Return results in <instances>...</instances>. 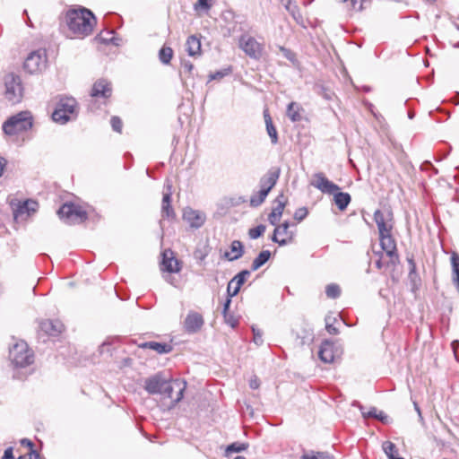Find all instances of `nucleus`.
Instances as JSON below:
<instances>
[{"label":"nucleus","mask_w":459,"mask_h":459,"mask_svg":"<svg viewBox=\"0 0 459 459\" xmlns=\"http://www.w3.org/2000/svg\"><path fill=\"white\" fill-rule=\"evenodd\" d=\"M65 23L71 37L83 39L92 32L96 18L87 8H71L65 12Z\"/></svg>","instance_id":"f257e3e1"},{"label":"nucleus","mask_w":459,"mask_h":459,"mask_svg":"<svg viewBox=\"0 0 459 459\" xmlns=\"http://www.w3.org/2000/svg\"><path fill=\"white\" fill-rule=\"evenodd\" d=\"M314 178L312 185L325 194L333 195L334 204L340 211L348 207L351 201L350 194L340 192L339 186L330 181L322 172L315 174Z\"/></svg>","instance_id":"f03ea898"},{"label":"nucleus","mask_w":459,"mask_h":459,"mask_svg":"<svg viewBox=\"0 0 459 459\" xmlns=\"http://www.w3.org/2000/svg\"><path fill=\"white\" fill-rule=\"evenodd\" d=\"M33 126V117L30 111H21L3 124V130L8 135L17 134L30 130Z\"/></svg>","instance_id":"7ed1b4c3"},{"label":"nucleus","mask_w":459,"mask_h":459,"mask_svg":"<svg viewBox=\"0 0 459 459\" xmlns=\"http://www.w3.org/2000/svg\"><path fill=\"white\" fill-rule=\"evenodd\" d=\"M77 103L74 98H61L52 113V118L55 122L64 125L76 117Z\"/></svg>","instance_id":"20e7f679"},{"label":"nucleus","mask_w":459,"mask_h":459,"mask_svg":"<svg viewBox=\"0 0 459 459\" xmlns=\"http://www.w3.org/2000/svg\"><path fill=\"white\" fill-rule=\"evenodd\" d=\"M9 359L15 367L24 368L33 362V352L25 342L20 341L10 349Z\"/></svg>","instance_id":"39448f33"},{"label":"nucleus","mask_w":459,"mask_h":459,"mask_svg":"<svg viewBox=\"0 0 459 459\" xmlns=\"http://www.w3.org/2000/svg\"><path fill=\"white\" fill-rule=\"evenodd\" d=\"M4 97L12 104L18 103L22 98V86L19 76L8 74L4 76Z\"/></svg>","instance_id":"423d86ee"},{"label":"nucleus","mask_w":459,"mask_h":459,"mask_svg":"<svg viewBox=\"0 0 459 459\" xmlns=\"http://www.w3.org/2000/svg\"><path fill=\"white\" fill-rule=\"evenodd\" d=\"M57 213L60 218L65 219L70 224L80 223L87 219L86 212L81 206L74 204H63Z\"/></svg>","instance_id":"0eeeda50"},{"label":"nucleus","mask_w":459,"mask_h":459,"mask_svg":"<svg viewBox=\"0 0 459 459\" xmlns=\"http://www.w3.org/2000/svg\"><path fill=\"white\" fill-rule=\"evenodd\" d=\"M13 219L16 222L26 221L30 214L34 213L38 209V203L33 200H26L24 202L10 203Z\"/></svg>","instance_id":"6e6552de"},{"label":"nucleus","mask_w":459,"mask_h":459,"mask_svg":"<svg viewBox=\"0 0 459 459\" xmlns=\"http://www.w3.org/2000/svg\"><path fill=\"white\" fill-rule=\"evenodd\" d=\"M47 66V54L45 49L31 52L24 61V69L30 74L43 71Z\"/></svg>","instance_id":"1a4fd4ad"},{"label":"nucleus","mask_w":459,"mask_h":459,"mask_svg":"<svg viewBox=\"0 0 459 459\" xmlns=\"http://www.w3.org/2000/svg\"><path fill=\"white\" fill-rule=\"evenodd\" d=\"M186 387V382L185 380L173 379L166 381L163 394L169 398L175 405L182 400Z\"/></svg>","instance_id":"9d476101"},{"label":"nucleus","mask_w":459,"mask_h":459,"mask_svg":"<svg viewBox=\"0 0 459 459\" xmlns=\"http://www.w3.org/2000/svg\"><path fill=\"white\" fill-rule=\"evenodd\" d=\"M239 47L251 58L258 59L262 55V45L251 36H241L239 39Z\"/></svg>","instance_id":"9b49d317"},{"label":"nucleus","mask_w":459,"mask_h":459,"mask_svg":"<svg viewBox=\"0 0 459 459\" xmlns=\"http://www.w3.org/2000/svg\"><path fill=\"white\" fill-rule=\"evenodd\" d=\"M380 246L383 253H385L386 257H391V262L399 260L396 249V243L391 232L388 234L379 235Z\"/></svg>","instance_id":"f8f14e48"},{"label":"nucleus","mask_w":459,"mask_h":459,"mask_svg":"<svg viewBox=\"0 0 459 459\" xmlns=\"http://www.w3.org/2000/svg\"><path fill=\"white\" fill-rule=\"evenodd\" d=\"M183 220L188 223L192 229L201 228L206 220L205 214L200 211L192 208L185 209Z\"/></svg>","instance_id":"ddd939ff"},{"label":"nucleus","mask_w":459,"mask_h":459,"mask_svg":"<svg viewBox=\"0 0 459 459\" xmlns=\"http://www.w3.org/2000/svg\"><path fill=\"white\" fill-rule=\"evenodd\" d=\"M166 379L161 374H156L148 377L144 381V388L151 394H163L164 387H166Z\"/></svg>","instance_id":"4468645a"},{"label":"nucleus","mask_w":459,"mask_h":459,"mask_svg":"<svg viewBox=\"0 0 459 459\" xmlns=\"http://www.w3.org/2000/svg\"><path fill=\"white\" fill-rule=\"evenodd\" d=\"M374 221L377 226L379 235L388 234L392 231L393 224L391 223V213H384L380 210L374 212Z\"/></svg>","instance_id":"2eb2a0df"},{"label":"nucleus","mask_w":459,"mask_h":459,"mask_svg":"<svg viewBox=\"0 0 459 459\" xmlns=\"http://www.w3.org/2000/svg\"><path fill=\"white\" fill-rule=\"evenodd\" d=\"M290 224L284 222L275 228L272 240L278 243L280 246H284L290 243L293 238V233L289 230Z\"/></svg>","instance_id":"dca6fc26"},{"label":"nucleus","mask_w":459,"mask_h":459,"mask_svg":"<svg viewBox=\"0 0 459 459\" xmlns=\"http://www.w3.org/2000/svg\"><path fill=\"white\" fill-rule=\"evenodd\" d=\"M204 323V318L201 314L191 311L185 319L184 327L186 332L195 333L202 328Z\"/></svg>","instance_id":"f3484780"},{"label":"nucleus","mask_w":459,"mask_h":459,"mask_svg":"<svg viewBox=\"0 0 459 459\" xmlns=\"http://www.w3.org/2000/svg\"><path fill=\"white\" fill-rule=\"evenodd\" d=\"M112 94L110 82L105 79H100L92 86L91 96L96 99H108Z\"/></svg>","instance_id":"a211bd4d"},{"label":"nucleus","mask_w":459,"mask_h":459,"mask_svg":"<svg viewBox=\"0 0 459 459\" xmlns=\"http://www.w3.org/2000/svg\"><path fill=\"white\" fill-rule=\"evenodd\" d=\"M160 269L169 273H178L181 269L178 260L174 256L171 250H165L162 253Z\"/></svg>","instance_id":"6ab92c4d"},{"label":"nucleus","mask_w":459,"mask_h":459,"mask_svg":"<svg viewBox=\"0 0 459 459\" xmlns=\"http://www.w3.org/2000/svg\"><path fill=\"white\" fill-rule=\"evenodd\" d=\"M337 355V350L333 342L328 340L322 342L318 351V357L323 362L332 363Z\"/></svg>","instance_id":"aec40b11"},{"label":"nucleus","mask_w":459,"mask_h":459,"mask_svg":"<svg viewBox=\"0 0 459 459\" xmlns=\"http://www.w3.org/2000/svg\"><path fill=\"white\" fill-rule=\"evenodd\" d=\"M281 169L276 167L271 168L260 179L259 186L262 189L270 192L276 185L280 177Z\"/></svg>","instance_id":"412c9836"},{"label":"nucleus","mask_w":459,"mask_h":459,"mask_svg":"<svg viewBox=\"0 0 459 459\" xmlns=\"http://www.w3.org/2000/svg\"><path fill=\"white\" fill-rule=\"evenodd\" d=\"M167 192L163 194L161 203V216L162 218L174 219L176 214L171 206V185L167 184Z\"/></svg>","instance_id":"4be33fe9"},{"label":"nucleus","mask_w":459,"mask_h":459,"mask_svg":"<svg viewBox=\"0 0 459 459\" xmlns=\"http://www.w3.org/2000/svg\"><path fill=\"white\" fill-rule=\"evenodd\" d=\"M64 328L63 323L59 320H45L40 323V330L50 336H57Z\"/></svg>","instance_id":"5701e85b"},{"label":"nucleus","mask_w":459,"mask_h":459,"mask_svg":"<svg viewBox=\"0 0 459 459\" xmlns=\"http://www.w3.org/2000/svg\"><path fill=\"white\" fill-rule=\"evenodd\" d=\"M276 205L268 216V221L272 225H276L282 215L285 206V197L282 194L276 198Z\"/></svg>","instance_id":"b1692460"},{"label":"nucleus","mask_w":459,"mask_h":459,"mask_svg":"<svg viewBox=\"0 0 459 459\" xmlns=\"http://www.w3.org/2000/svg\"><path fill=\"white\" fill-rule=\"evenodd\" d=\"M143 349H150L156 351L158 354H167L172 351V346L165 342H146L139 345Z\"/></svg>","instance_id":"393cba45"},{"label":"nucleus","mask_w":459,"mask_h":459,"mask_svg":"<svg viewBox=\"0 0 459 459\" xmlns=\"http://www.w3.org/2000/svg\"><path fill=\"white\" fill-rule=\"evenodd\" d=\"M243 254V244L239 240H234L230 244V252H225L224 257L229 261H235L242 257Z\"/></svg>","instance_id":"a878e982"},{"label":"nucleus","mask_w":459,"mask_h":459,"mask_svg":"<svg viewBox=\"0 0 459 459\" xmlns=\"http://www.w3.org/2000/svg\"><path fill=\"white\" fill-rule=\"evenodd\" d=\"M376 255L378 257L376 261V266L377 269L383 271V273H385L390 268H393L399 261L394 260L391 262V257H386L385 253L383 252H377Z\"/></svg>","instance_id":"bb28decb"},{"label":"nucleus","mask_w":459,"mask_h":459,"mask_svg":"<svg viewBox=\"0 0 459 459\" xmlns=\"http://www.w3.org/2000/svg\"><path fill=\"white\" fill-rule=\"evenodd\" d=\"M264 118L266 126V131L271 138V142L273 144H276L278 143V133L273 123V119L268 109L264 110Z\"/></svg>","instance_id":"cd10ccee"},{"label":"nucleus","mask_w":459,"mask_h":459,"mask_svg":"<svg viewBox=\"0 0 459 459\" xmlns=\"http://www.w3.org/2000/svg\"><path fill=\"white\" fill-rule=\"evenodd\" d=\"M186 45L189 56H199L201 55V41L196 36H189Z\"/></svg>","instance_id":"c85d7f7f"},{"label":"nucleus","mask_w":459,"mask_h":459,"mask_svg":"<svg viewBox=\"0 0 459 459\" xmlns=\"http://www.w3.org/2000/svg\"><path fill=\"white\" fill-rule=\"evenodd\" d=\"M302 108L297 102H290L287 107V116L292 122H297L301 119L300 111Z\"/></svg>","instance_id":"c756f323"},{"label":"nucleus","mask_w":459,"mask_h":459,"mask_svg":"<svg viewBox=\"0 0 459 459\" xmlns=\"http://www.w3.org/2000/svg\"><path fill=\"white\" fill-rule=\"evenodd\" d=\"M359 408L361 410V413L364 418H374V419L379 420L380 421H382L384 423L387 422L388 417L386 414H385L384 411H377V409L375 407L370 408L368 411H364L362 410L363 409L362 406H360Z\"/></svg>","instance_id":"7c9ffc66"},{"label":"nucleus","mask_w":459,"mask_h":459,"mask_svg":"<svg viewBox=\"0 0 459 459\" xmlns=\"http://www.w3.org/2000/svg\"><path fill=\"white\" fill-rule=\"evenodd\" d=\"M300 459H333V456L328 452L309 450L305 451Z\"/></svg>","instance_id":"2f4dec72"},{"label":"nucleus","mask_w":459,"mask_h":459,"mask_svg":"<svg viewBox=\"0 0 459 459\" xmlns=\"http://www.w3.org/2000/svg\"><path fill=\"white\" fill-rule=\"evenodd\" d=\"M451 264L453 270V281L459 290V255L455 252L452 253Z\"/></svg>","instance_id":"473e14b6"},{"label":"nucleus","mask_w":459,"mask_h":459,"mask_svg":"<svg viewBox=\"0 0 459 459\" xmlns=\"http://www.w3.org/2000/svg\"><path fill=\"white\" fill-rule=\"evenodd\" d=\"M271 252L269 250L262 251L253 261L251 268L253 271H256L263 266L270 258Z\"/></svg>","instance_id":"72a5a7b5"},{"label":"nucleus","mask_w":459,"mask_h":459,"mask_svg":"<svg viewBox=\"0 0 459 459\" xmlns=\"http://www.w3.org/2000/svg\"><path fill=\"white\" fill-rule=\"evenodd\" d=\"M114 34L115 32L113 30L102 31L96 37V39L104 44L112 43L117 46V39L115 38Z\"/></svg>","instance_id":"f704fd0d"},{"label":"nucleus","mask_w":459,"mask_h":459,"mask_svg":"<svg viewBox=\"0 0 459 459\" xmlns=\"http://www.w3.org/2000/svg\"><path fill=\"white\" fill-rule=\"evenodd\" d=\"M268 194L269 192L260 187V190L257 192V194L253 195L250 198L251 206L256 207L262 204Z\"/></svg>","instance_id":"c9c22d12"},{"label":"nucleus","mask_w":459,"mask_h":459,"mask_svg":"<svg viewBox=\"0 0 459 459\" xmlns=\"http://www.w3.org/2000/svg\"><path fill=\"white\" fill-rule=\"evenodd\" d=\"M382 448L388 459H394L398 456V451L395 445L391 441H385L382 445Z\"/></svg>","instance_id":"e433bc0d"},{"label":"nucleus","mask_w":459,"mask_h":459,"mask_svg":"<svg viewBox=\"0 0 459 459\" xmlns=\"http://www.w3.org/2000/svg\"><path fill=\"white\" fill-rule=\"evenodd\" d=\"M247 447L248 445L246 443L234 442L226 447L225 455L226 456H229L232 453H240L247 450Z\"/></svg>","instance_id":"4c0bfd02"},{"label":"nucleus","mask_w":459,"mask_h":459,"mask_svg":"<svg viewBox=\"0 0 459 459\" xmlns=\"http://www.w3.org/2000/svg\"><path fill=\"white\" fill-rule=\"evenodd\" d=\"M173 56V50L169 47L163 46L159 52V58L161 63L168 65Z\"/></svg>","instance_id":"58836bf2"},{"label":"nucleus","mask_w":459,"mask_h":459,"mask_svg":"<svg viewBox=\"0 0 459 459\" xmlns=\"http://www.w3.org/2000/svg\"><path fill=\"white\" fill-rule=\"evenodd\" d=\"M194 65L189 61L182 62V71L180 74L183 81H186L188 78L193 77Z\"/></svg>","instance_id":"ea45409f"},{"label":"nucleus","mask_w":459,"mask_h":459,"mask_svg":"<svg viewBox=\"0 0 459 459\" xmlns=\"http://www.w3.org/2000/svg\"><path fill=\"white\" fill-rule=\"evenodd\" d=\"M326 296L330 299H336L341 294V289L339 285L332 283L326 286L325 288Z\"/></svg>","instance_id":"a19ab883"},{"label":"nucleus","mask_w":459,"mask_h":459,"mask_svg":"<svg viewBox=\"0 0 459 459\" xmlns=\"http://www.w3.org/2000/svg\"><path fill=\"white\" fill-rule=\"evenodd\" d=\"M249 275L250 272L248 270H243L235 275L230 281H232V283L242 286Z\"/></svg>","instance_id":"79ce46f5"},{"label":"nucleus","mask_w":459,"mask_h":459,"mask_svg":"<svg viewBox=\"0 0 459 459\" xmlns=\"http://www.w3.org/2000/svg\"><path fill=\"white\" fill-rule=\"evenodd\" d=\"M265 231V226L263 224H260L255 228H252L248 231V235L250 238L255 239L259 237H261Z\"/></svg>","instance_id":"37998d69"},{"label":"nucleus","mask_w":459,"mask_h":459,"mask_svg":"<svg viewBox=\"0 0 459 459\" xmlns=\"http://www.w3.org/2000/svg\"><path fill=\"white\" fill-rule=\"evenodd\" d=\"M335 320V317L333 316L325 317V328L330 334H337L339 333L338 329L333 325Z\"/></svg>","instance_id":"c03bdc74"},{"label":"nucleus","mask_w":459,"mask_h":459,"mask_svg":"<svg viewBox=\"0 0 459 459\" xmlns=\"http://www.w3.org/2000/svg\"><path fill=\"white\" fill-rule=\"evenodd\" d=\"M21 444L30 448V453L28 455H33L34 459H39V454L33 449V443L30 439L23 438L21 440Z\"/></svg>","instance_id":"a18cd8bd"},{"label":"nucleus","mask_w":459,"mask_h":459,"mask_svg":"<svg viewBox=\"0 0 459 459\" xmlns=\"http://www.w3.org/2000/svg\"><path fill=\"white\" fill-rule=\"evenodd\" d=\"M240 288L241 286H238L236 283H232V281H230L227 287L228 296L230 298L235 297L238 293Z\"/></svg>","instance_id":"49530a36"},{"label":"nucleus","mask_w":459,"mask_h":459,"mask_svg":"<svg viewBox=\"0 0 459 459\" xmlns=\"http://www.w3.org/2000/svg\"><path fill=\"white\" fill-rule=\"evenodd\" d=\"M110 123H111L112 129L114 131H116L117 133H121L123 123H122V120L118 117H116V116L112 117Z\"/></svg>","instance_id":"de8ad7c7"},{"label":"nucleus","mask_w":459,"mask_h":459,"mask_svg":"<svg viewBox=\"0 0 459 459\" xmlns=\"http://www.w3.org/2000/svg\"><path fill=\"white\" fill-rule=\"evenodd\" d=\"M307 213H308V212H307V208H305V207L299 208V209L296 210V212L294 213V219L298 221H301L307 217Z\"/></svg>","instance_id":"09e8293b"},{"label":"nucleus","mask_w":459,"mask_h":459,"mask_svg":"<svg viewBox=\"0 0 459 459\" xmlns=\"http://www.w3.org/2000/svg\"><path fill=\"white\" fill-rule=\"evenodd\" d=\"M225 322L231 327H236L238 325V320L230 313L223 315Z\"/></svg>","instance_id":"8fccbe9b"},{"label":"nucleus","mask_w":459,"mask_h":459,"mask_svg":"<svg viewBox=\"0 0 459 459\" xmlns=\"http://www.w3.org/2000/svg\"><path fill=\"white\" fill-rule=\"evenodd\" d=\"M195 258L199 261H204L206 256L208 255V250L207 248L200 249L197 248L194 253Z\"/></svg>","instance_id":"3c124183"},{"label":"nucleus","mask_w":459,"mask_h":459,"mask_svg":"<svg viewBox=\"0 0 459 459\" xmlns=\"http://www.w3.org/2000/svg\"><path fill=\"white\" fill-rule=\"evenodd\" d=\"M280 51L282 53L284 57H286L290 61H292V62L294 61L295 55L291 50H290L284 47H280Z\"/></svg>","instance_id":"603ef678"},{"label":"nucleus","mask_w":459,"mask_h":459,"mask_svg":"<svg viewBox=\"0 0 459 459\" xmlns=\"http://www.w3.org/2000/svg\"><path fill=\"white\" fill-rule=\"evenodd\" d=\"M252 331H253V333H254V342L257 344V345H260L263 343V338H262V332L260 330H257L255 329V327H252Z\"/></svg>","instance_id":"864d4df0"},{"label":"nucleus","mask_w":459,"mask_h":459,"mask_svg":"<svg viewBox=\"0 0 459 459\" xmlns=\"http://www.w3.org/2000/svg\"><path fill=\"white\" fill-rule=\"evenodd\" d=\"M195 7H200L204 10H209L211 7V4H209V0H197V4Z\"/></svg>","instance_id":"5fc2aeb1"},{"label":"nucleus","mask_w":459,"mask_h":459,"mask_svg":"<svg viewBox=\"0 0 459 459\" xmlns=\"http://www.w3.org/2000/svg\"><path fill=\"white\" fill-rule=\"evenodd\" d=\"M408 264L410 265V272H409V274H410V277L412 276V274H414L416 273V264H415V262L412 258H408Z\"/></svg>","instance_id":"6e6d98bb"},{"label":"nucleus","mask_w":459,"mask_h":459,"mask_svg":"<svg viewBox=\"0 0 459 459\" xmlns=\"http://www.w3.org/2000/svg\"><path fill=\"white\" fill-rule=\"evenodd\" d=\"M260 385V382L256 377H254L249 381V386L251 389H257Z\"/></svg>","instance_id":"4d7b16f0"},{"label":"nucleus","mask_w":459,"mask_h":459,"mask_svg":"<svg viewBox=\"0 0 459 459\" xmlns=\"http://www.w3.org/2000/svg\"><path fill=\"white\" fill-rule=\"evenodd\" d=\"M2 459H14L13 455V447H8L4 450Z\"/></svg>","instance_id":"13d9d810"},{"label":"nucleus","mask_w":459,"mask_h":459,"mask_svg":"<svg viewBox=\"0 0 459 459\" xmlns=\"http://www.w3.org/2000/svg\"><path fill=\"white\" fill-rule=\"evenodd\" d=\"M230 302H231V298H230L228 296V298H227V299H226V301L224 303V306H223V311H222L223 315H226V314L230 313L229 312V308H230Z\"/></svg>","instance_id":"bf43d9fd"},{"label":"nucleus","mask_w":459,"mask_h":459,"mask_svg":"<svg viewBox=\"0 0 459 459\" xmlns=\"http://www.w3.org/2000/svg\"><path fill=\"white\" fill-rule=\"evenodd\" d=\"M5 165L6 160L4 158L0 157V176L3 174Z\"/></svg>","instance_id":"052dcab7"},{"label":"nucleus","mask_w":459,"mask_h":459,"mask_svg":"<svg viewBox=\"0 0 459 459\" xmlns=\"http://www.w3.org/2000/svg\"><path fill=\"white\" fill-rule=\"evenodd\" d=\"M224 75L223 73L221 72H217L213 74H211L210 77H211V80H215V79H218V78H222Z\"/></svg>","instance_id":"680f3d73"},{"label":"nucleus","mask_w":459,"mask_h":459,"mask_svg":"<svg viewBox=\"0 0 459 459\" xmlns=\"http://www.w3.org/2000/svg\"><path fill=\"white\" fill-rule=\"evenodd\" d=\"M458 346H459V342H458V341H454V342H452V348H453V350H454V351H455H455H456V349H457V347H458Z\"/></svg>","instance_id":"e2e57ef3"},{"label":"nucleus","mask_w":459,"mask_h":459,"mask_svg":"<svg viewBox=\"0 0 459 459\" xmlns=\"http://www.w3.org/2000/svg\"><path fill=\"white\" fill-rule=\"evenodd\" d=\"M18 459H34V456L33 455H25L19 456Z\"/></svg>","instance_id":"0e129e2a"},{"label":"nucleus","mask_w":459,"mask_h":459,"mask_svg":"<svg viewBox=\"0 0 459 459\" xmlns=\"http://www.w3.org/2000/svg\"><path fill=\"white\" fill-rule=\"evenodd\" d=\"M415 410L418 411L419 415H420V410L416 403H414Z\"/></svg>","instance_id":"69168bd1"},{"label":"nucleus","mask_w":459,"mask_h":459,"mask_svg":"<svg viewBox=\"0 0 459 459\" xmlns=\"http://www.w3.org/2000/svg\"><path fill=\"white\" fill-rule=\"evenodd\" d=\"M234 459H246V458L244 456L238 455V456L235 457Z\"/></svg>","instance_id":"338daca9"},{"label":"nucleus","mask_w":459,"mask_h":459,"mask_svg":"<svg viewBox=\"0 0 459 459\" xmlns=\"http://www.w3.org/2000/svg\"><path fill=\"white\" fill-rule=\"evenodd\" d=\"M394 459H404V458L397 456Z\"/></svg>","instance_id":"774afa93"}]
</instances>
